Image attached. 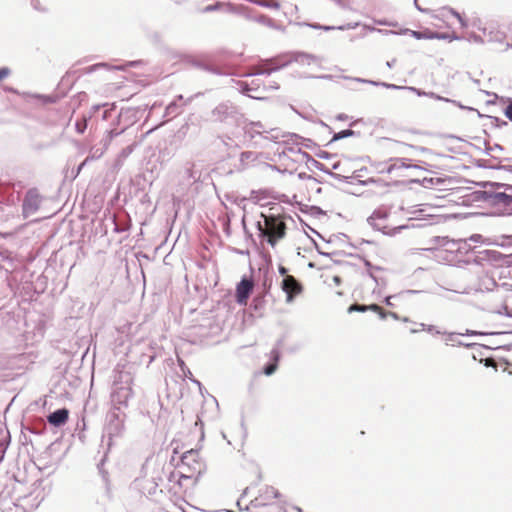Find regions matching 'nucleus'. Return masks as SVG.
<instances>
[{"label":"nucleus","mask_w":512,"mask_h":512,"mask_svg":"<svg viewBox=\"0 0 512 512\" xmlns=\"http://www.w3.org/2000/svg\"><path fill=\"white\" fill-rule=\"evenodd\" d=\"M330 177L338 180V181H343V182H347V183H350V179L352 177H349V176H344V175H341V174H338V173H335L331 170H329V173H327Z\"/></svg>","instance_id":"56"},{"label":"nucleus","mask_w":512,"mask_h":512,"mask_svg":"<svg viewBox=\"0 0 512 512\" xmlns=\"http://www.w3.org/2000/svg\"><path fill=\"white\" fill-rule=\"evenodd\" d=\"M302 154L306 158V164H307L309 169L315 168V169L320 170V171H322V172H324L326 174L329 173V169L325 166V164H323L322 162L314 159L307 152H303Z\"/></svg>","instance_id":"31"},{"label":"nucleus","mask_w":512,"mask_h":512,"mask_svg":"<svg viewBox=\"0 0 512 512\" xmlns=\"http://www.w3.org/2000/svg\"><path fill=\"white\" fill-rule=\"evenodd\" d=\"M240 56H242V53H235L227 49H220L211 55L213 63L227 70L229 72L228 75H231L232 72L231 66L227 62Z\"/></svg>","instance_id":"19"},{"label":"nucleus","mask_w":512,"mask_h":512,"mask_svg":"<svg viewBox=\"0 0 512 512\" xmlns=\"http://www.w3.org/2000/svg\"><path fill=\"white\" fill-rule=\"evenodd\" d=\"M261 218L265 220L266 231L271 235H277L278 238H284L286 236V218H290L286 215L269 214L266 215L261 213Z\"/></svg>","instance_id":"9"},{"label":"nucleus","mask_w":512,"mask_h":512,"mask_svg":"<svg viewBox=\"0 0 512 512\" xmlns=\"http://www.w3.org/2000/svg\"><path fill=\"white\" fill-rule=\"evenodd\" d=\"M367 275L375 282L376 286H384L386 285V280L382 277H378L375 275L374 271L371 269L367 270Z\"/></svg>","instance_id":"50"},{"label":"nucleus","mask_w":512,"mask_h":512,"mask_svg":"<svg viewBox=\"0 0 512 512\" xmlns=\"http://www.w3.org/2000/svg\"><path fill=\"white\" fill-rule=\"evenodd\" d=\"M262 66L264 67V69L258 70V71L253 72V73H249L246 76L270 75L271 73H273V70H272L271 67L265 66L263 64H262Z\"/></svg>","instance_id":"57"},{"label":"nucleus","mask_w":512,"mask_h":512,"mask_svg":"<svg viewBox=\"0 0 512 512\" xmlns=\"http://www.w3.org/2000/svg\"><path fill=\"white\" fill-rule=\"evenodd\" d=\"M503 112L505 117L512 122V98L508 99V104L504 108Z\"/></svg>","instance_id":"58"},{"label":"nucleus","mask_w":512,"mask_h":512,"mask_svg":"<svg viewBox=\"0 0 512 512\" xmlns=\"http://www.w3.org/2000/svg\"><path fill=\"white\" fill-rule=\"evenodd\" d=\"M125 413L119 407H113L106 415L104 433L110 440L120 436L124 431Z\"/></svg>","instance_id":"6"},{"label":"nucleus","mask_w":512,"mask_h":512,"mask_svg":"<svg viewBox=\"0 0 512 512\" xmlns=\"http://www.w3.org/2000/svg\"><path fill=\"white\" fill-rule=\"evenodd\" d=\"M257 159V154L252 151H244L240 154L238 170L246 169L249 162H253Z\"/></svg>","instance_id":"30"},{"label":"nucleus","mask_w":512,"mask_h":512,"mask_svg":"<svg viewBox=\"0 0 512 512\" xmlns=\"http://www.w3.org/2000/svg\"><path fill=\"white\" fill-rule=\"evenodd\" d=\"M300 210L302 213L309 214L316 218H319L320 216L325 215V212L322 210V208H320L319 206H315V205H311V206L305 205Z\"/></svg>","instance_id":"36"},{"label":"nucleus","mask_w":512,"mask_h":512,"mask_svg":"<svg viewBox=\"0 0 512 512\" xmlns=\"http://www.w3.org/2000/svg\"><path fill=\"white\" fill-rule=\"evenodd\" d=\"M142 63H143L142 60H135V61L127 62V64L125 66H114V67H112L108 63L100 62V63H96L94 65H91V66H88V67L84 68V72L86 74H90V73H93L94 71H96V70H98L100 68L113 69V70H125L126 66L138 67Z\"/></svg>","instance_id":"24"},{"label":"nucleus","mask_w":512,"mask_h":512,"mask_svg":"<svg viewBox=\"0 0 512 512\" xmlns=\"http://www.w3.org/2000/svg\"><path fill=\"white\" fill-rule=\"evenodd\" d=\"M375 310H379L378 304L373 303V304L366 305V304L353 303L348 307L347 312L348 313H353V312L364 313L367 311H375Z\"/></svg>","instance_id":"29"},{"label":"nucleus","mask_w":512,"mask_h":512,"mask_svg":"<svg viewBox=\"0 0 512 512\" xmlns=\"http://www.w3.org/2000/svg\"><path fill=\"white\" fill-rule=\"evenodd\" d=\"M280 496V492L273 486H266L261 494V497H263L265 500L279 498Z\"/></svg>","instance_id":"40"},{"label":"nucleus","mask_w":512,"mask_h":512,"mask_svg":"<svg viewBox=\"0 0 512 512\" xmlns=\"http://www.w3.org/2000/svg\"><path fill=\"white\" fill-rule=\"evenodd\" d=\"M492 244L508 249L512 247V235H500L493 240Z\"/></svg>","instance_id":"34"},{"label":"nucleus","mask_w":512,"mask_h":512,"mask_svg":"<svg viewBox=\"0 0 512 512\" xmlns=\"http://www.w3.org/2000/svg\"><path fill=\"white\" fill-rule=\"evenodd\" d=\"M357 134H359V133L354 131V130H352V129L341 130V131L336 132V133L333 134L332 139L328 142L327 145H330L331 143L336 142V141L341 140V139H345V138H348V137H353V136H355Z\"/></svg>","instance_id":"35"},{"label":"nucleus","mask_w":512,"mask_h":512,"mask_svg":"<svg viewBox=\"0 0 512 512\" xmlns=\"http://www.w3.org/2000/svg\"><path fill=\"white\" fill-rule=\"evenodd\" d=\"M399 34H409L413 38L417 40L427 39L432 40L433 39V31L426 28L424 30H411L408 28L402 29Z\"/></svg>","instance_id":"27"},{"label":"nucleus","mask_w":512,"mask_h":512,"mask_svg":"<svg viewBox=\"0 0 512 512\" xmlns=\"http://www.w3.org/2000/svg\"><path fill=\"white\" fill-rule=\"evenodd\" d=\"M342 78L345 80H349V81H353V82H357V83H363V84H370L373 86L383 87L386 89L407 90V88H406L407 86H399L396 84L383 82V81H376V80H370V79H365V78H360V77H350V76H342Z\"/></svg>","instance_id":"21"},{"label":"nucleus","mask_w":512,"mask_h":512,"mask_svg":"<svg viewBox=\"0 0 512 512\" xmlns=\"http://www.w3.org/2000/svg\"><path fill=\"white\" fill-rule=\"evenodd\" d=\"M33 98L40 100L43 104H52L58 101V96L56 95H45V94H32Z\"/></svg>","instance_id":"41"},{"label":"nucleus","mask_w":512,"mask_h":512,"mask_svg":"<svg viewBox=\"0 0 512 512\" xmlns=\"http://www.w3.org/2000/svg\"><path fill=\"white\" fill-rule=\"evenodd\" d=\"M239 86H240V92L244 95H249V92L253 91V90H258V88H252L250 86V84H248L247 82H243V81H240L239 82Z\"/></svg>","instance_id":"55"},{"label":"nucleus","mask_w":512,"mask_h":512,"mask_svg":"<svg viewBox=\"0 0 512 512\" xmlns=\"http://www.w3.org/2000/svg\"><path fill=\"white\" fill-rule=\"evenodd\" d=\"M103 466H104V459H102L101 462L98 463V465H97L99 474L101 475L102 481H103V491L96 498V504L99 506V510L101 512H105L107 510L108 504L111 503L114 499L112 486H111V482L109 479V474L103 468Z\"/></svg>","instance_id":"7"},{"label":"nucleus","mask_w":512,"mask_h":512,"mask_svg":"<svg viewBox=\"0 0 512 512\" xmlns=\"http://www.w3.org/2000/svg\"><path fill=\"white\" fill-rule=\"evenodd\" d=\"M222 3L220 2H217V3H214V4H210V5H207L203 8V12L204 13H209V12H213V11H217L219 10L221 7H222Z\"/></svg>","instance_id":"60"},{"label":"nucleus","mask_w":512,"mask_h":512,"mask_svg":"<svg viewBox=\"0 0 512 512\" xmlns=\"http://www.w3.org/2000/svg\"><path fill=\"white\" fill-rule=\"evenodd\" d=\"M471 261L480 266L511 267L512 252L505 254L492 249L474 251Z\"/></svg>","instance_id":"4"},{"label":"nucleus","mask_w":512,"mask_h":512,"mask_svg":"<svg viewBox=\"0 0 512 512\" xmlns=\"http://www.w3.org/2000/svg\"><path fill=\"white\" fill-rule=\"evenodd\" d=\"M252 3L269 9H279L280 4L277 0H251Z\"/></svg>","instance_id":"39"},{"label":"nucleus","mask_w":512,"mask_h":512,"mask_svg":"<svg viewBox=\"0 0 512 512\" xmlns=\"http://www.w3.org/2000/svg\"><path fill=\"white\" fill-rule=\"evenodd\" d=\"M11 443V439L0 441V464L3 462L6 451Z\"/></svg>","instance_id":"51"},{"label":"nucleus","mask_w":512,"mask_h":512,"mask_svg":"<svg viewBox=\"0 0 512 512\" xmlns=\"http://www.w3.org/2000/svg\"><path fill=\"white\" fill-rule=\"evenodd\" d=\"M253 282L246 276H243L237 283L235 289V301L239 305H246L253 291Z\"/></svg>","instance_id":"16"},{"label":"nucleus","mask_w":512,"mask_h":512,"mask_svg":"<svg viewBox=\"0 0 512 512\" xmlns=\"http://www.w3.org/2000/svg\"><path fill=\"white\" fill-rule=\"evenodd\" d=\"M390 161H394V163L388 165L386 162H376V163H374V166L379 173H387V174H391L393 171L400 169V168L423 169L419 165L409 164L408 162L410 160L407 158H391Z\"/></svg>","instance_id":"15"},{"label":"nucleus","mask_w":512,"mask_h":512,"mask_svg":"<svg viewBox=\"0 0 512 512\" xmlns=\"http://www.w3.org/2000/svg\"><path fill=\"white\" fill-rule=\"evenodd\" d=\"M442 335L446 336V345H448L449 342L456 343V345L464 346L466 348H472L473 346L476 345L475 343H464L462 341L457 340V336H459L460 333L443 331Z\"/></svg>","instance_id":"32"},{"label":"nucleus","mask_w":512,"mask_h":512,"mask_svg":"<svg viewBox=\"0 0 512 512\" xmlns=\"http://www.w3.org/2000/svg\"><path fill=\"white\" fill-rule=\"evenodd\" d=\"M281 239L282 238H278L277 235H271L268 232L263 236V238H261L262 241H266L272 247H275L277 242Z\"/></svg>","instance_id":"52"},{"label":"nucleus","mask_w":512,"mask_h":512,"mask_svg":"<svg viewBox=\"0 0 512 512\" xmlns=\"http://www.w3.org/2000/svg\"><path fill=\"white\" fill-rule=\"evenodd\" d=\"M125 131V128L118 129L117 127H112L106 130V135L101 140V147H92L89 151V155L86 158V161L97 160L104 154L108 145L112 141V139Z\"/></svg>","instance_id":"12"},{"label":"nucleus","mask_w":512,"mask_h":512,"mask_svg":"<svg viewBox=\"0 0 512 512\" xmlns=\"http://www.w3.org/2000/svg\"><path fill=\"white\" fill-rule=\"evenodd\" d=\"M496 160H497L496 156H491L490 159H478L476 162V166L478 168H482V169L493 170V168H497L496 166H493V161H496Z\"/></svg>","instance_id":"42"},{"label":"nucleus","mask_w":512,"mask_h":512,"mask_svg":"<svg viewBox=\"0 0 512 512\" xmlns=\"http://www.w3.org/2000/svg\"><path fill=\"white\" fill-rule=\"evenodd\" d=\"M483 144L485 146L484 153L486 155L493 156L492 155L493 151H504V147L498 143H495L494 145H490L489 141L484 140Z\"/></svg>","instance_id":"43"},{"label":"nucleus","mask_w":512,"mask_h":512,"mask_svg":"<svg viewBox=\"0 0 512 512\" xmlns=\"http://www.w3.org/2000/svg\"><path fill=\"white\" fill-rule=\"evenodd\" d=\"M227 6H228V9L230 12H236L239 14H243L247 19L261 23V24L268 26L270 28H273V29H279V27L276 25L275 21L272 18L268 17L267 15L259 14V15L254 16L252 14V11L248 7L243 6V5H239V6L235 7L233 4L229 3V4H227Z\"/></svg>","instance_id":"13"},{"label":"nucleus","mask_w":512,"mask_h":512,"mask_svg":"<svg viewBox=\"0 0 512 512\" xmlns=\"http://www.w3.org/2000/svg\"><path fill=\"white\" fill-rule=\"evenodd\" d=\"M390 212L385 208H377L373 211V213L367 218L368 224L376 231L382 232L384 235H395L398 231L404 228V226H399L394 228L392 231H387V226L385 225V221L388 219Z\"/></svg>","instance_id":"8"},{"label":"nucleus","mask_w":512,"mask_h":512,"mask_svg":"<svg viewBox=\"0 0 512 512\" xmlns=\"http://www.w3.org/2000/svg\"><path fill=\"white\" fill-rule=\"evenodd\" d=\"M10 74H11V69L9 67H6V66L1 67L0 68V81L5 79L6 77H8Z\"/></svg>","instance_id":"64"},{"label":"nucleus","mask_w":512,"mask_h":512,"mask_svg":"<svg viewBox=\"0 0 512 512\" xmlns=\"http://www.w3.org/2000/svg\"><path fill=\"white\" fill-rule=\"evenodd\" d=\"M308 26L313 28V29L323 30V31H332V30L345 31V30H350V29L357 28L358 26H360V22L347 23V24H343V25H339V26L322 25V24H319V23H311V24H308Z\"/></svg>","instance_id":"26"},{"label":"nucleus","mask_w":512,"mask_h":512,"mask_svg":"<svg viewBox=\"0 0 512 512\" xmlns=\"http://www.w3.org/2000/svg\"><path fill=\"white\" fill-rule=\"evenodd\" d=\"M180 469V477L197 480L204 471V464L199 459V453L196 449H190L184 452L180 457V463L177 464Z\"/></svg>","instance_id":"3"},{"label":"nucleus","mask_w":512,"mask_h":512,"mask_svg":"<svg viewBox=\"0 0 512 512\" xmlns=\"http://www.w3.org/2000/svg\"><path fill=\"white\" fill-rule=\"evenodd\" d=\"M474 184L479 188H488L485 206L497 209L496 215L512 214V184L497 181H478Z\"/></svg>","instance_id":"1"},{"label":"nucleus","mask_w":512,"mask_h":512,"mask_svg":"<svg viewBox=\"0 0 512 512\" xmlns=\"http://www.w3.org/2000/svg\"><path fill=\"white\" fill-rule=\"evenodd\" d=\"M188 130H189V124L188 122L184 123L178 130V136L179 137H185L188 133Z\"/></svg>","instance_id":"63"},{"label":"nucleus","mask_w":512,"mask_h":512,"mask_svg":"<svg viewBox=\"0 0 512 512\" xmlns=\"http://www.w3.org/2000/svg\"><path fill=\"white\" fill-rule=\"evenodd\" d=\"M339 8L343 10L353 11V7L350 4V0H332Z\"/></svg>","instance_id":"53"},{"label":"nucleus","mask_w":512,"mask_h":512,"mask_svg":"<svg viewBox=\"0 0 512 512\" xmlns=\"http://www.w3.org/2000/svg\"><path fill=\"white\" fill-rule=\"evenodd\" d=\"M188 63L196 69L218 75V76H226L229 74L227 70H225L221 66H217L213 63L212 57L203 56L202 58L190 57Z\"/></svg>","instance_id":"10"},{"label":"nucleus","mask_w":512,"mask_h":512,"mask_svg":"<svg viewBox=\"0 0 512 512\" xmlns=\"http://www.w3.org/2000/svg\"><path fill=\"white\" fill-rule=\"evenodd\" d=\"M160 471L154 470L150 478L143 477L142 479H136L139 490L147 496H155L157 493H162L159 489V482H162Z\"/></svg>","instance_id":"11"},{"label":"nucleus","mask_w":512,"mask_h":512,"mask_svg":"<svg viewBox=\"0 0 512 512\" xmlns=\"http://www.w3.org/2000/svg\"><path fill=\"white\" fill-rule=\"evenodd\" d=\"M243 130H244V134L246 136H248L250 139L255 138L256 135H261V131L257 130V129H254V127H252V126H250V127L245 126L243 128Z\"/></svg>","instance_id":"54"},{"label":"nucleus","mask_w":512,"mask_h":512,"mask_svg":"<svg viewBox=\"0 0 512 512\" xmlns=\"http://www.w3.org/2000/svg\"><path fill=\"white\" fill-rule=\"evenodd\" d=\"M316 60V56L305 52H297L293 54H282L276 57L261 60V64L272 68L273 72L278 71L292 62L311 64Z\"/></svg>","instance_id":"5"},{"label":"nucleus","mask_w":512,"mask_h":512,"mask_svg":"<svg viewBox=\"0 0 512 512\" xmlns=\"http://www.w3.org/2000/svg\"><path fill=\"white\" fill-rule=\"evenodd\" d=\"M107 104H96L93 105L88 112V114H84L80 119H78L75 123L76 132L79 134H84L88 127L89 120L95 116L101 109V106H106Z\"/></svg>","instance_id":"23"},{"label":"nucleus","mask_w":512,"mask_h":512,"mask_svg":"<svg viewBox=\"0 0 512 512\" xmlns=\"http://www.w3.org/2000/svg\"><path fill=\"white\" fill-rule=\"evenodd\" d=\"M11 439L10 432L6 426L0 424V441Z\"/></svg>","instance_id":"61"},{"label":"nucleus","mask_w":512,"mask_h":512,"mask_svg":"<svg viewBox=\"0 0 512 512\" xmlns=\"http://www.w3.org/2000/svg\"><path fill=\"white\" fill-rule=\"evenodd\" d=\"M433 39L447 40V41L451 42L454 40H460L462 38L460 36H458L456 33L449 34V33H444V32L433 31Z\"/></svg>","instance_id":"38"},{"label":"nucleus","mask_w":512,"mask_h":512,"mask_svg":"<svg viewBox=\"0 0 512 512\" xmlns=\"http://www.w3.org/2000/svg\"><path fill=\"white\" fill-rule=\"evenodd\" d=\"M281 289L286 294V303L291 304L303 292V285L294 276H287L281 282Z\"/></svg>","instance_id":"14"},{"label":"nucleus","mask_w":512,"mask_h":512,"mask_svg":"<svg viewBox=\"0 0 512 512\" xmlns=\"http://www.w3.org/2000/svg\"><path fill=\"white\" fill-rule=\"evenodd\" d=\"M443 183L444 180L438 177H424L421 179V186H423L424 188H432Z\"/></svg>","instance_id":"37"},{"label":"nucleus","mask_w":512,"mask_h":512,"mask_svg":"<svg viewBox=\"0 0 512 512\" xmlns=\"http://www.w3.org/2000/svg\"><path fill=\"white\" fill-rule=\"evenodd\" d=\"M282 345V339H279L276 343V346L271 350L269 355V361L266 362L262 368L263 374L266 376L273 375L278 369L281 353L280 346Z\"/></svg>","instance_id":"20"},{"label":"nucleus","mask_w":512,"mask_h":512,"mask_svg":"<svg viewBox=\"0 0 512 512\" xmlns=\"http://www.w3.org/2000/svg\"><path fill=\"white\" fill-rule=\"evenodd\" d=\"M484 35L485 37H487V41L489 42L502 43L506 38V34L499 30H491L488 33H486V29H484Z\"/></svg>","instance_id":"33"},{"label":"nucleus","mask_w":512,"mask_h":512,"mask_svg":"<svg viewBox=\"0 0 512 512\" xmlns=\"http://www.w3.org/2000/svg\"><path fill=\"white\" fill-rule=\"evenodd\" d=\"M40 195L36 188L29 189L22 202V212L25 216L34 214L40 206Z\"/></svg>","instance_id":"18"},{"label":"nucleus","mask_w":512,"mask_h":512,"mask_svg":"<svg viewBox=\"0 0 512 512\" xmlns=\"http://www.w3.org/2000/svg\"><path fill=\"white\" fill-rule=\"evenodd\" d=\"M484 117H487L491 120V123H492V126L495 127V128H502L504 126H507L508 125V122L499 118V117H496V116H490V115H484Z\"/></svg>","instance_id":"47"},{"label":"nucleus","mask_w":512,"mask_h":512,"mask_svg":"<svg viewBox=\"0 0 512 512\" xmlns=\"http://www.w3.org/2000/svg\"><path fill=\"white\" fill-rule=\"evenodd\" d=\"M449 243H451V244H452V246H456V245H458L457 250H458L459 252H461L462 250H465V252H468V251L471 249V248H470V245L467 243V240H461V241H459V242L457 243V242H455L454 240H451V241H450V240L446 239V242H445V243H443L442 245H443V246H446V245H448Z\"/></svg>","instance_id":"44"},{"label":"nucleus","mask_w":512,"mask_h":512,"mask_svg":"<svg viewBox=\"0 0 512 512\" xmlns=\"http://www.w3.org/2000/svg\"><path fill=\"white\" fill-rule=\"evenodd\" d=\"M272 286V277L269 274V271L266 270L264 272V281H263V287L265 294H268Z\"/></svg>","instance_id":"49"},{"label":"nucleus","mask_w":512,"mask_h":512,"mask_svg":"<svg viewBox=\"0 0 512 512\" xmlns=\"http://www.w3.org/2000/svg\"><path fill=\"white\" fill-rule=\"evenodd\" d=\"M210 119L214 123L236 127L245 121L240 108L230 100L222 101L215 106L210 113Z\"/></svg>","instance_id":"2"},{"label":"nucleus","mask_w":512,"mask_h":512,"mask_svg":"<svg viewBox=\"0 0 512 512\" xmlns=\"http://www.w3.org/2000/svg\"><path fill=\"white\" fill-rule=\"evenodd\" d=\"M255 226L258 231L259 238H263V236H265V234L267 233L265 223L263 224L261 221H257Z\"/></svg>","instance_id":"59"},{"label":"nucleus","mask_w":512,"mask_h":512,"mask_svg":"<svg viewBox=\"0 0 512 512\" xmlns=\"http://www.w3.org/2000/svg\"><path fill=\"white\" fill-rule=\"evenodd\" d=\"M420 327L422 330L427 331L430 334L433 335H442L443 331L439 330L437 326L435 325H428L425 323H420Z\"/></svg>","instance_id":"48"},{"label":"nucleus","mask_w":512,"mask_h":512,"mask_svg":"<svg viewBox=\"0 0 512 512\" xmlns=\"http://www.w3.org/2000/svg\"><path fill=\"white\" fill-rule=\"evenodd\" d=\"M68 419L69 410L66 407L56 409L53 412H50L47 416L48 423L57 428L63 426Z\"/></svg>","instance_id":"22"},{"label":"nucleus","mask_w":512,"mask_h":512,"mask_svg":"<svg viewBox=\"0 0 512 512\" xmlns=\"http://www.w3.org/2000/svg\"><path fill=\"white\" fill-rule=\"evenodd\" d=\"M508 162H512V158H508V157L499 158V157H497V160L493 161V166L502 167V168H493V170L505 171V168H506Z\"/></svg>","instance_id":"46"},{"label":"nucleus","mask_w":512,"mask_h":512,"mask_svg":"<svg viewBox=\"0 0 512 512\" xmlns=\"http://www.w3.org/2000/svg\"><path fill=\"white\" fill-rule=\"evenodd\" d=\"M488 188H479L478 190L472 191L468 198L473 203H483L486 205Z\"/></svg>","instance_id":"28"},{"label":"nucleus","mask_w":512,"mask_h":512,"mask_svg":"<svg viewBox=\"0 0 512 512\" xmlns=\"http://www.w3.org/2000/svg\"><path fill=\"white\" fill-rule=\"evenodd\" d=\"M106 104H107L106 106H101V108H105L101 114L102 120H105V121L111 118L112 113L116 109L115 104H109V103H106Z\"/></svg>","instance_id":"45"},{"label":"nucleus","mask_w":512,"mask_h":512,"mask_svg":"<svg viewBox=\"0 0 512 512\" xmlns=\"http://www.w3.org/2000/svg\"><path fill=\"white\" fill-rule=\"evenodd\" d=\"M199 95H201V93H196L195 95L187 98L186 101L181 104L177 103V100H173L167 105L165 109V115L172 117L179 115L183 111V107L188 105L194 98L198 97Z\"/></svg>","instance_id":"25"},{"label":"nucleus","mask_w":512,"mask_h":512,"mask_svg":"<svg viewBox=\"0 0 512 512\" xmlns=\"http://www.w3.org/2000/svg\"><path fill=\"white\" fill-rule=\"evenodd\" d=\"M263 303H264V300H263V296H261V295L255 296L253 299V302H252L255 310L260 309L263 306Z\"/></svg>","instance_id":"62"},{"label":"nucleus","mask_w":512,"mask_h":512,"mask_svg":"<svg viewBox=\"0 0 512 512\" xmlns=\"http://www.w3.org/2000/svg\"><path fill=\"white\" fill-rule=\"evenodd\" d=\"M133 397V391L129 386H115L111 393L113 407H127L129 400Z\"/></svg>","instance_id":"17"}]
</instances>
